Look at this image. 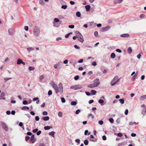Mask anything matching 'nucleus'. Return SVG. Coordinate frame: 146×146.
I'll return each instance as SVG.
<instances>
[{
    "label": "nucleus",
    "mask_w": 146,
    "mask_h": 146,
    "mask_svg": "<svg viewBox=\"0 0 146 146\" xmlns=\"http://www.w3.org/2000/svg\"><path fill=\"white\" fill-rule=\"evenodd\" d=\"M53 88L54 89L56 94L60 93L61 94L63 93V87L62 83H60L58 84V86L55 84H53Z\"/></svg>",
    "instance_id": "obj_1"
},
{
    "label": "nucleus",
    "mask_w": 146,
    "mask_h": 146,
    "mask_svg": "<svg viewBox=\"0 0 146 146\" xmlns=\"http://www.w3.org/2000/svg\"><path fill=\"white\" fill-rule=\"evenodd\" d=\"M119 81V79H118V77L116 76L114 77L111 83L112 86H113L117 84Z\"/></svg>",
    "instance_id": "obj_2"
},
{
    "label": "nucleus",
    "mask_w": 146,
    "mask_h": 146,
    "mask_svg": "<svg viewBox=\"0 0 146 146\" xmlns=\"http://www.w3.org/2000/svg\"><path fill=\"white\" fill-rule=\"evenodd\" d=\"M40 30L37 27H35L33 29V34L36 36H38L40 35Z\"/></svg>",
    "instance_id": "obj_3"
},
{
    "label": "nucleus",
    "mask_w": 146,
    "mask_h": 146,
    "mask_svg": "<svg viewBox=\"0 0 146 146\" xmlns=\"http://www.w3.org/2000/svg\"><path fill=\"white\" fill-rule=\"evenodd\" d=\"M141 107L143 108L141 111V113L143 115H144L146 113V106L144 104L142 105Z\"/></svg>",
    "instance_id": "obj_4"
},
{
    "label": "nucleus",
    "mask_w": 146,
    "mask_h": 146,
    "mask_svg": "<svg viewBox=\"0 0 146 146\" xmlns=\"http://www.w3.org/2000/svg\"><path fill=\"white\" fill-rule=\"evenodd\" d=\"M1 124L2 128L6 131H7L8 128L6 124L3 122H1Z\"/></svg>",
    "instance_id": "obj_5"
},
{
    "label": "nucleus",
    "mask_w": 146,
    "mask_h": 146,
    "mask_svg": "<svg viewBox=\"0 0 146 146\" xmlns=\"http://www.w3.org/2000/svg\"><path fill=\"white\" fill-rule=\"evenodd\" d=\"M110 27L109 26H108L106 27H104L102 28L101 29V31L102 32H105L108 31L110 29Z\"/></svg>",
    "instance_id": "obj_6"
},
{
    "label": "nucleus",
    "mask_w": 146,
    "mask_h": 146,
    "mask_svg": "<svg viewBox=\"0 0 146 146\" xmlns=\"http://www.w3.org/2000/svg\"><path fill=\"white\" fill-rule=\"evenodd\" d=\"M30 141L32 143H33L34 141H35V135H32L30 139Z\"/></svg>",
    "instance_id": "obj_7"
},
{
    "label": "nucleus",
    "mask_w": 146,
    "mask_h": 146,
    "mask_svg": "<svg viewBox=\"0 0 146 146\" xmlns=\"http://www.w3.org/2000/svg\"><path fill=\"white\" fill-rule=\"evenodd\" d=\"M99 81V79L98 78H96L94 80V84L95 85L96 84L98 85V86L99 85L100 83V82H98Z\"/></svg>",
    "instance_id": "obj_8"
},
{
    "label": "nucleus",
    "mask_w": 146,
    "mask_h": 146,
    "mask_svg": "<svg viewBox=\"0 0 146 146\" xmlns=\"http://www.w3.org/2000/svg\"><path fill=\"white\" fill-rule=\"evenodd\" d=\"M98 86V85L97 84H89L88 86V87L90 88H92L94 87H96Z\"/></svg>",
    "instance_id": "obj_9"
},
{
    "label": "nucleus",
    "mask_w": 146,
    "mask_h": 146,
    "mask_svg": "<svg viewBox=\"0 0 146 146\" xmlns=\"http://www.w3.org/2000/svg\"><path fill=\"white\" fill-rule=\"evenodd\" d=\"M129 35L127 34H124L120 35V36L122 37H128L129 36Z\"/></svg>",
    "instance_id": "obj_10"
},
{
    "label": "nucleus",
    "mask_w": 146,
    "mask_h": 146,
    "mask_svg": "<svg viewBox=\"0 0 146 146\" xmlns=\"http://www.w3.org/2000/svg\"><path fill=\"white\" fill-rule=\"evenodd\" d=\"M123 0H115L114 1L115 4L119 3H121Z\"/></svg>",
    "instance_id": "obj_11"
},
{
    "label": "nucleus",
    "mask_w": 146,
    "mask_h": 146,
    "mask_svg": "<svg viewBox=\"0 0 146 146\" xmlns=\"http://www.w3.org/2000/svg\"><path fill=\"white\" fill-rule=\"evenodd\" d=\"M146 98V95L140 97L139 99L140 101H143Z\"/></svg>",
    "instance_id": "obj_12"
},
{
    "label": "nucleus",
    "mask_w": 146,
    "mask_h": 146,
    "mask_svg": "<svg viewBox=\"0 0 146 146\" xmlns=\"http://www.w3.org/2000/svg\"><path fill=\"white\" fill-rule=\"evenodd\" d=\"M82 37H79L78 38V40H79V41L81 42H83L84 41V39H83V36H82Z\"/></svg>",
    "instance_id": "obj_13"
},
{
    "label": "nucleus",
    "mask_w": 146,
    "mask_h": 146,
    "mask_svg": "<svg viewBox=\"0 0 146 146\" xmlns=\"http://www.w3.org/2000/svg\"><path fill=\"white\" fill-rule=\"evenodd\" d=\"M49 117L48 116H45L43 117V120L44 121H47L49 120Z\"/></svg>",
    "instance_id": "obj_14"
},
{
    "label": "nucleus",
    "mask_w": 146,
    "mask_h": 146,
    "mask_svg": "<svg viewBox=\"0 0 146 146\" xmlns=\"http://www.w3.org/2000/svg\"><path fill=\"white\" fill-rule=\"evenodd\" d=\"M55 132L54 131H52L49 133V135L52 136L53 138L54 137Z\"/></svg>",
    "instance_id": "obj_15"
},
{
    "label": "nucleus",
    "mask_w": 146,
    "mask_h": 146,
    "mask_svg": "<svg viewBox=\"0 0 146 146\" xmlns=\"http://www.w3.org/2000/svg\"><path fill=\"white\" fill-rule=\"evenodd\" d=\"M85 9L87 11H88L90 8V5H87L85 6Z\"/></svg>",
    "instance_id": "obj_16"
},
{
    "label": "nucleus",
    "mask_w": 146,
    "mask_h": 146,
    "mask_svg": "<svg viewBox=\"0 0 146 146\" xmlns=\"http://www.w3.org/2000/svg\"><path fill=\"white\" fill-rule=\"evenodd\" d=\"M27 49L28 52H30L31 51L34 50V49L33 48L31 47L27 48Z\"/></svg>",
    "instance_id": "obj_17"
},
{
    "label": "nucleus",
    "mask_w": 146,
    "mask_h": 146,
    "mask_svg": "<svg viewBox=\"0 0 146 146\" xmlns=\"http://www.w3.org/2000/svg\"><path fill=\"white\" fill-rule=\"evenodd\" d=\"M132 49L131 47H129L127 50V52L129 54H131L132 52Z\"/></svg>",
    "instance_id": "obj_18"
},
{
    "label": "nucleus",
    "mask_w": 146,
    "mask_h": 146,
    "mask_svg": "<svg viewBox=\"0 0 146 146\" xmlns=\"http://www.w3.org/2000/svg\"><path fill=\"white\" fill-rule=\"evenodd\" d=\"M137 74L136 73L134 75L131 79L132 81H133L135 80V78L137 76Z\"/></svg>",
    "instance_id": "obj_19"
},
{
    "label": "nucleus",
    "mask_w": 146,
    "mask_h": 146,
    "mask_svg": "<svg viewBox=\"0 0 146 146\" xmlns=\"http://www.w3.org/2000/svg\"><path fill=\"white\" fill-rule=\"evenodd\" d=\"M26 109H27V110H29V107L25 106L21 108V110H25Z\"/></svg>",
    "instance_id": "obj_20"
},
{
    "label": "nucleus",
    "mask_w": 146,
    "mask_h": 146,
    "mask_svg": "<svg viewBox=\"0 0 146 146\" xmlns=\"http://www.w3.org/2000/svg\"><path fill=\"white\" fill-rule=\"evenodd\" d=\"M91 92L92 93V94L93 95H95L97 92L96 91L94 90H91Z\"/></svg>",
    "instance_id": "obj_21"
},
{
    "label": "nucleus",
    "mask_w": 146,
    "mask_h": 146,
    "mask_svg": "<svg viewBox=\"0 0 146 146\" xmlns=\"http://www.w3.org/2000/svg\"><path fill=\"white\" fill-rule=\"evenodd\" d=\"M115 55L114 53H112L111 54V58H115Z\"/></svg>",
    "instance_id": "obj_22"
},
{
    "label": "nucleus",
    "mask_w": 146,
    "mask_h": 146,
    "mask_svg": "<svg viewBox=\"0 0 146 146\" xmlns=\"http://www.w3.org/2000/svg\"><path fill=\"white\" fill-rule=\"evenodd\" d=\"M72 34V32H70V33H69L68 34H67V35H66L65 36V37L66 38H68L69 36L71 34Z\"/></svg>",
    "instance_id": "obj_23"
},
{
    "label": "nucleus",
    "mask_w": 146,
    "mask_h": 146,
    "mask_svg": "<svg viewBox=\"0 0 146 146\" xmlns=\"http://www.w3.org/2000/svg\"><path fill=\"white\" fill-rule=\"evenodd\" d=\"M76 15L78 17H81V13L79 12H77L76 13Z\"/></svg>",
    "instance_id": "obj_24"
},
{
    "label": "nucleus",
    "mask_w": 146,
    "mask_h": 146,
    "mask_svg": "<svg viewBox=\"0 0 146 146\" xmlns=\"http://www.w3.org/2000/svg\"><path fill=\"white\" fill-rule=\"evenodd\" d=\"M44 128L45 130H49L50 129V127L49 126H46L44 127Z\"/></svg>",
    "instance_id": "obj_25"
},
{
    "label": "nucleus",
    "mask_w": 146,
    "mask_h": 146,
    "mask_svg": "<svg viewBox=\"0 0 146 146\" xmlns=\"http://www.w3.org/2000/svg\"><path fill=\"white\" fill-rule=\"evenodd\" d=\"M35 67L33 66H30L29 68V69L30 71L33 70L35 69Z\"/></svg>",
    "instance_id": "obj_26"
},
{
    "label": "nucleus",
    "mask_w": 146,
    "mask_h": 146,
    "mask_svg": "<svg viewBox=\"0 0 146 146\" xmlns=\"http://www.w3.org/2000/svg\"><path fill=\"white\" fill-rule=\"evenodd\" d=\"M84 143L85 145H87L88 144V141L87 140H85L84 141Z\"/></svg>",
    "instance_id": "obj_27"
},
{
    "label": "nucleus",
    "mask_w": 146,
    "mask_h": 146,
    "mask_svg": "<svg viewBox=\"0 0 146 146\" xmlns=\"http://www.w3.org/2000/svg\"><path fill=\"white\" fill-rule=\"evenodd\" d=\"M21 62H22V60L21 59H19L18 60H17V63L18 64H21Z\"/></svg>",
    "instance_id": "obj_28"
},
{
    "label": "nucleus",
    "mask_w": 146,
    "mask_h": 146,
    "mask_svg": "<svg viewBox=\"0 0 146 146\" xmlns=\"http://www.w3.org/2000/svg\"><path fill=\"white\" fill-rule=\"evenodd\" d=\"M98 102L101 104H103L104 102V101L102 99H100L98 101Z\"/></svg>",
    "instance_id": "obj_29"
},
{
    "label": "nucleus",
    "mask_w": 146,
    "mask_h": 146,
    "mask_svg": "<svg viewBox=\"0 0 146 146\" xmlns=\"http://www.w3.org/2000/svg\"><path fill=\"white\" fill-rule=\"evenodd\" d=\"M119 101L121 104H123L124 103V100L123 99H119Z\"/></svg>",
    "instance_id": "obj_30"
},
{
    "label": "nucleus",
    "mask_w": 146,
    "mask_h": 146,
    "mask_svg": "<svg viewBox=\"0 0 146 146\" xmlns=\"http://www.w3.org/2000/svg\"><path fill=\"white\" fill-rule=\"evenodd\" d=\"M71 104L72 105H75L77 104V103L76 102L73 101L71 102Z\"/></svg>",
    "instance_id": "obj_31"
},
{
    "label": "nucleus",
    "mask_w": 146,
    "mask_h": 146,
    "mask_svg": "<svg viewBox=\"0 0 146 146\" xmlns=\"http://www.w3.org/2000/svg\"><path fill=\"white\" fill-rule=\"evenodd\" d=\"M54 21L56 23L58 22L59 21V20L58 18H56L54 19Z\"/></svg>",
    "instance_id": "obj_32"
},
{
    "label": "nucleus",
    "mask_w": 146,
    "mask_h": 146,
    "mask_svg": "<svg viewBox=\"0 0 146 146\" xmlns=\"http://www.w3.org/2000/svg\"><path fill=\"white\" fill-rule=\"evenodd\" d=\"M109 121L111 123H113L114 122V120L112 118H110Z\"/></svg>",
    "instance_id": "obj_33"
},
{
    "label": "nucleus",
    "mask_w": 146,
    "mask_h": 146,
    "mask_svg": "<svg viewBox=\"0 0 146 146\" xmlns=\"http://www.w3.org/2000/svg\"><path fill=\"white\" fill-rule=\"evenodd\" d=\"M145 17V15L144 14H141L139 16L140 18H144Z\"/></svg>",
    "instance_id": "obj_34"
},
{
    "label": "nucleus",
    "mask_w": 146,
    "mask_h": 146,
    "mask_svg": "<svg viewBox=\"0 0 146 146\" xmlns=\"http://www.w3.org/2000/svg\"><path fill=\"white\" fill-rule=\"evenodd\" d=\"M62 113L61 112H59L58 114V116L60 117H62Z\"/></svg>",
    "instance_id": "obj_35"
},
{
    "label": "nucleus",
    "mask_w": 146,
    "mask_h": 146,
    "mask_svg": "<svg viewBox=\"0 0 146 146\" xmlns=\"http://www.w3.org/2000/svg\"><path fill=\"white\" fill-rule=\"evenodd\" d=\"M44 77L43 75H42L40 76L39 77V79H40V81L42 80L44 78Z\"/></svg>",
    "instance_id": "obj_36"
},
{
    "label": "nucleus",
    "mask_w": 146,
    "mask_h": 146,
    "mask_svg": "<svg viewBox=\"0 0 146 146\" xmlns=\"http://www.w3.org/2000/svg\"><path fill=\"white\" fill-rule=\"evenodd\" d=\"M59 62H58V63L54 65V67L55 68H57L58 67V65L59 64Z\"/></svg>",
    "instance_id": "obj_37"
},
{
    "label": "nucleus",
    "mask_w": 146,
    "mask_h": 146,
    "mask_svg": "<svg viewBox=\"0 0 146 146\" xmlns=\"http://www.w3.org/2000/svg\"><path fill=\"white\" fill-rule=\"evenodd\" d=\"M67 7V6L66 5H63L62 6L61 8L64 9H66Z\"/></svg>",
    "instance_id": "obj_38"
},
{
    "label": "nucleus",
    "mask_w": 146,
    "mask_h": 146,
    "mask_svg": "<svg viewBox=\"0 0 146 146\" xmlns=\"http://www.w3.org/2000/svg\"><path fill=\"white\" fill-rule=\"evenodd\" d=\"M94 35L95 36L97 37L98 36V31H96L94 33Z\"/></svg>",
    "instance_id": "obj_39"
},
{
    "label": "nucleus",
    "mask_w": 146,
    "mask_h": 146,
    "mask_svg": "<svg viewBox=\"0 0 146 146\" xmlns=\"http://www.w3.org/2000/svg\"><path fill=\"white\" fill-rule=\"evenodd\" d=\"M9 33L10 35H12L13 34V31L12 29H10L9 30Z\"/></svg>",
    "instance_id": "obj_40"
},
{
    "label": "nucleus",
    "mask_w": 146,
    "mask_h": 146,
    "mask_svg": "<svg viewBox=\"0 0 146 146\" xmlns=\"http://www.w3.org/2000/svg\"><path fill=\"white\" fill-rule=\"evenodd\" d=\"M80 112V110L79 109H78L76 111L75 113L76 114H78Z\"/></svg>",
    "instance_id": "obj_41"
},
{
    "label": "nucleus",
    "mask_w": 146,
    "mask_h": 146,
    "mask_svg": "<svg viewBox=\"0 0 146 146\" xmlns=\"http://www.w3.org/2000/svg\"><path fill=\"white\" fill-rule=\"evenodd\" d=\"M23 104L24 105H26L28 104V102L26 100H24L23 102Z\"/></svg>",
    "instance_id": "obj_42"
},
{
    "label": "nucleus",
    "mask_w": 146,
    "mask_h": 146,
    "mask_svg": "<svg viewBox=\"0 0 146 146\" xmlns=\"http://www.w3.org/2000/svg\"><path fill=\"white\" fill-rule=\"evenodd\" d=\"M69 28L71 29H73L74 27V26L73 25H69L68 26Z\"/></svg>",
    "instance_id": "obj_43"
},
{
    "label": "nucleus",
    "mask_w": 146,
    "mask_h": 146,
    "mask_svg": "<svg viewBox=\"0 0 146 146\" xmlns=\"http://www.w3.org/2000/svg\"><path fill=\"white\" fill-rule=\"evenodd\" d=\"M12 79L11 78H4V80L6 82L9 80H11Z\"/></svg>",
    "instance_id": "obj_44"
},
{
    "label": "nucleus",
    "mask_w": 146,
    "mask_h": 146,
    "mask_svg": "<svg viewBox=\"0 0 146 146\" xmlns=\"http://www.w3.org/2000/svg\"><path fill=\"white\" fill-rule=\"evenodd\" d=\"M79 78V76H78L77 75V76H75L74 78V79L75 80H77L78 78Z\"/></svg>",
    "instance_id": "obj_45"
},
{
    "label": "nucleus",
    "mask_w": 146,
    "mask_h": 146,
    "mask_svg": "<svg viewBox=\"0 0 146 146\" xmlns=\"http://www.w3.org/2000/svg\"><path fill=\"white\" fill-rule=\"evenodd\" d=\"M75 34L76 35V36H77L79 34H80V33L79 31H77L75 32Z\"/></svg>",
    "instance_id": "obj_46"
},
{
    "label": "nucleus",
    "mask_w": 146,
    "mask_h": 146,
    "mask_svg": "<svg viewBox=\"0 0 146 146\" xmlns=\"http://www.w3.org/2000/svg\"><path fill=\"white\" fill-rule=\"evenodd\" d=\"M98 123L100 125H102L103 123V121L102 120L99 121L98 122Z\"/></svg>",
    "instance_id": "obj_47"
},
{
    "label": "nucleus",
    "mask_w": 146,
    "mask_h": 146,
    "mask_svg": "<svg viewBox=\"0 0 146 146\" xmlns=\"http://www.w3.org/2000/svg\"><path fill=\"white\" fill-rule=\"evenodd\" d=\"M52 94V92L51 90H50L48 91V94L49 95H51Z\"/></svg>",
    "instance_id": "obj_48"
},
{
    "label": "nucleus",
    "mask_w": 146,
    "mask_h": 146,
    "mask_svg": "<svg viewBox=\"0 0 146 146\" xmlns=\"http://www.w3.org/2000/svg\"><path fill=\"white\" fill-rule=\"evenodd\" d=\"M35 120L36 121H38L39 119V117L38 116H36L35 117Z\"/></svg>",
    "instance_id": "obj_49"
},
{
    "label": "nucleus",
    "mask_w": 146,
    "mask_h": 146,
    "mask_svg": "<svg viewBox=\"0 0 146 146\" xmlns=\"http://www.w3.org/2000/svg\"><path fill=\"white\" fill-rule=\"evenodd\" d=\"M24 29L26 31H28L29 29V27H28L27 26H25L24 27Z\"/></svg>",
    "instance_id": "obj_50"
},
{
    "label": "nucleus",
    "mask_w": 146,
    "mask_h": 146,
    "mask_svg": "<svg viewBox=\"0 0 146 146\" xmlns=\"http://www.w3.org/2000/svg\"><path fill=\"white\" fill-rule=\"evenodd\" d=\"M43 115H47L48 114L47 112L46 111H43L42 113Z\"/></svg>",
    "instance_id": "obj_51"
},
{
    "label": "nucleus",
    "mask_w": 146,
    "mask_h": 146,
    "mask_svg": "<svg viewBox=\"0 0 146 146\" xmlns=\"http://www.w3.org/2000/svg\"><path fill=\"white\" fill-rule=\"evenodd\" d=\"M61 101L63 103H64L65 102V99L63 98H61Z\"/></svg>",
    "instance_id": "obj_52"
},
{
    "label": "nucleus",
    "mask_w": 146,
    "mask_h": 146,
    "mask_svg": "<svg viewBox=\"0 0 146 146\" xmlns=\"http://www.w3.org/2000/svg\"><path fill=\"white\" fill-rule=\"evenodd\" d=\"M117 135L118 136L120 137H121L123 135L122 133H118L117 134Z\"/></svg>",
    "instance_id": "obj_53"
},
{
    "label": "nucleus",
    "mask_w": 146,
    "mask_h": 146,
    "mask_svg": "<svg viewBox=\"0 0 146 146\" xmlns=\"http://www.w3.org/2000/svg\"><path fill=\"white\" fill-rule=\"evenodd\" d=\"M128 110L127 109H126L125 110V114L126 115H127L128 113Z\"/></svg>",
    "instance_id": "obj_54"
},
{
    "label": "nucleus",
    "mask_w": 146,
    "mask_h": 146,
    "mask_svg": "<svg viewBox=\"0 0 146 146\" xmlns=\"http://www.w3.org/2000/svg\"><path fill=\"white\" fill-rule=\"evenodd\" d=\"M29 138H30V137L29 136H27L25 137V140L26 141H27L28 140H29Z\"/></svg>",
    "instance_id": "obj_55"
},
{
    "label": "nucleus",
    "mask_w": 146,
    "mask_h": 146,
    "mask_svg": "<svg viewBox=\"0 0 146 146\" xmlns=\"http://www.w3.org/2000/svg\"><path fill=\"white\" fill-rule=\"evenodd\" d=\"M75 141L77 143H80V140L79 139H76L75 140Z\"/></svg>",
    "instance_id": "obj_56"
},
{
    "label": "nucleus",
    "mask_w": 146,
    "mask_h": 146,
    "mask_svg": "<svg viewBox=\"0 0 146 146\" xmlns=\"http://www.w3.org/2000/svg\"><path fill=\"white\" fill-rule=\"evenodd\" d=\"M88 117H92V119L94 118V116L92 114H89L88 115Z\"/></svg>",
    "instance_id": "obj_57"
},
{
    "label": "nucleus",
    "mask_w": 146,
    "mask_h": 146,
    "mask_svg": "<svg viewBox=\"0 0 146 146\" xmlns=\"http://www.w3.org/2000/svg\"><path fill=\"white\" fill-rule=\"evenodd\" d=\"M74 47L75 48H76L77 49H80V47L78 46H77V45H74Z\"/></svg>",
    "instance_id": "obj_58"
},
{
    "label": "nucleus",
    "mask_w": 146,
    "mask_h": 146,
    "mask_svg": "<svg viewBox=\"0 0 146 146\" xmlns=\"http://www.w3.org/2000/svg\"><path fill=\"white\" fill-rule=\"evenodd\" d=\"M102 139L104 140H106V137L105 135H104L102 137Z\"/></svg>",
    "instance_id": "obj_59"
},
{
    "label": "nucleus",
    "mask_w": 146,
    "mask_h": 146,
    "mask_svg": "<svg viewBox=\"0 0 146 146\" xmlns=\"http://www.w3.org/2000/svg\"><path fill=\"white\" fill-rule=\"evenodd\" d=\"M39 3L41 5H43L44 3V2L42 0H40Z\"/></svg>",
    "instance_id": "obj_60"
},
{
    "label": "nucleus",
    "mask_w": 146,
    "mask_h": 146,
    "mask_svg": "<svg viewBox=\"0 0 146 146\" xmlns=\"http://www.w3.org/2000/svg\"><path fill=\"white\" fill-rule=\"evenodd\" d=\"M141 54H139L137 55V57L138 59H139L141 58Z\"/></svg>",
    "instance_id": "obj_61"
},
{
    "label": "nucleus",
    "mask_w": 146,
    "mask_h": 146,
    "mask_svg": "<svg viewBox=\"0 0 146 146\" xmlns=\"http://www.w3.org/2000/svg\"><path fill=\"white\" fill-rule=\"evenodd\" d=\"M38 131V129H33V132L34 133H35L37 131Z\"/></svg>",
    "instance_id": "obj_62"
},
{
    "label": "nucleus",
    "mask_w": 146,
    "mask_h": 146,
    "mask_svg": "<svg viewBox=\"0 0 146 146\" xmlns=\"http://www.w3.org/2000/svg\"><path fill=\"white\" fill-rule=\"evenodd\" d=\"M116 51L117 52L119 53H121V51L120 49H118L116 50Z\"/></svg>",
    "instance_id": "obj_63"
},
{
    "label": "nucleus",
    "mask_w": 146,
    "mask_h": 146,
    "mask_svg": "<svg viewBox=\"0 0 146 146\" xmlns=\"http://www.w3.org/2000/svg\"><path fill=\"white\" fill-rule=\"evenodd\" d=\"M41 131H38L37 133H36V134L37 135H39L40 134V133H41Z\"/></svg>",
    "instance_id": "obj_64"
}]
</instances>
